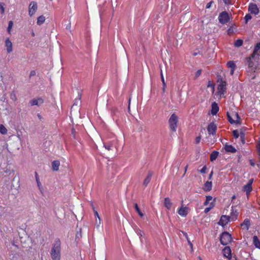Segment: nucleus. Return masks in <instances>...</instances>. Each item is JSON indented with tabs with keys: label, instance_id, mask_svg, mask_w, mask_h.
Wrapping results in <instances>:
<instances>
[{
	"label": "nucleus",
	"instance_id": "f257e3e1",
	"mask_svg": "<svg viewBox=\"0 0 260 260\" xmlns=\"http://www.w3.org/2000/svg\"><path fill=\"white\" fill-rule=\"evenodd\" d=\"M52 260H60L61 256V241L59 239L54 241L50 251Z\"/></svg>",
	"mask_w": 260,
	"mask_h": 260
},
{
	"label": "nucleus",
	"instance_id": "f03ea898",
	"mask_svg": "<svg viewBox=\"0 0 260 260\" xmlns=\"http://www.w3.org/2000/svg\"><path fill=\"white\" fill-rule=\"evenodd\" d=\"M179 122L178 116L175 113H173L169 119V127L173 132H176Z\"/></svg>",
	"mask_w": 260,
	"mask_h": 260
},
{
	"label": "nucleus",
	"instance_id": "7ed1b4c3",
	"mask_svg": "<svg viewBox=\"0 0 260 260\" xmlns=\"http://www.w3.org/2000/svg\"><path fill=\"white\" fill-rule=\"evenodd\" d=\"M226 82L224 81L221 80L218 82L217 86V91L216 93L217 97L220 98L223 96L226 91Z\"/></svg>",
	"mask_w": 260,
	"mask_h": 260
},
{
	"label": "nucleus",
	"instance_id": "20e7f679",
	"mask_svg": "<svg viewBox=\"0 0 260 260\" xmlns=\"http://www.w3.org/2000/svg\"><path fill=\"white\" fill-rule=\"evenodd\" d=\"M220 241L221 244L226 245L232 241L231 235L228 232H223L220 236Z\"/></svg>",
	"mask_w": 260,
	"mask_h": 260
},
{
	"label": "nucleus",
	"instance_id": "39448f33",
	"mask_svg": "<svg viewBox=\"0 0 260 260\" xmlns=\"http://www.w3.org/2000/svg\"><path fill=\"white\" fill-rule=\"evenodd\" d=\"M228 119L230 122L232 124L234 123H240V117L236 112H232L231 114L229 113H227Z\"/></svg>",
	"mask_w": 260,
	"mask_h": 260
},
{
	"label": "nucleus",
	"instance_id": "423d86ee",
	"mask_svg": "<svg viewBox=\"0 0 260 260\" xmlns=\"http://www.w3.org/2000/svg\"><path fill=\"white\" fill-rule=\"evenodd\" d=\"M38 10L37 3L35 1L30 3L28 6V15L30 17L32 16Z\"/></svg>",
	"mask_w": 260,
	"mask_h": 260
},
{
	"label": "nucleus",
	"instance_id": "0eeeda50",
	"mask_svg": "<svg viewBox=\"0 0 260 260\" xmlns=\"http://www.w3.org/2000/svg\"><path fill=\"white\" fill-rule=\"evenodd\" d=\"M229 19V15L228 13L225 11L221 12L218 16L219 21L222 24H225L228 22Z\"/></svg>",
	"mask_w": 260,
	"mask_h": 260
},
{
	"label": "nucleus",
	"instance_id": "6e6552de",
	"mask_svg": "<svg viewBox=\"0 0 260 260\" xmlns=\"http://www.w3.org/2000/svg\"><path fill=\"white\" fill-rule=\"evenodd\" d=\"M253 182V179H250L247 184L243 187V190L246 192V194H248L252 190V184Z\"/></svg>",
	"mask_w": 260,
	"mask_h": 260
},
{
	"label": "nucleus",
	"instance_id": "1a4fd4ad",
	"mask_svg": "<svg viewBox=\"0 0 260 260\" xmlns=\"http://www.w3.org/2000/svg\"><path fill=\"white\" fill-rule=\"evenodd\" d=\"M217 126L214 123H210L207 127V131L209 135H215L216 132Z\"/></svg>",
	"mask_w": 260,
	"mask_h": 260
},
{
	"label": "nucleus",
	"instance_id": "9d476101",
	"mask_svg": "<svg viewBox=\"0 0 260 260\" xmlns=\"http://www.w3.org/2000/svg\"><path fill=\"white\" fill-rule=\"evenodd\" d=\"M29 103L31 106L36 105L39 106L44 103V100L41 98L34 99L30 101Z\"/></svg>",
	"mask_w": 260,
	"mask_h": 260
},
{
	"label": "nucleus",
	"instance_id": "9b49d317",
	"mask_svg": "<svg viewBox=\"0 0 260 260\" xmlns=\"http://www.w3.org/2000/svg\"><path fill=\"white\" fill-rule=\"evenodd\" d=\"M248 10L251 14L256 15L259 12V10L256 4H250L248 7Z\"/></svg>",
	"mask_w": 260,
	"mask_h": 260
},
{
	"label": "nucleus",
	"instance_id": "f8f14e48",
	"mask_svg": "<svg viewBox=\"0 0 260 260\" xmlns=\"http://www.w3.org/2000/svg\"><path fill=\"white\" fill-rule=\"evenodd\" d=\"M231 220L230 219L229 216L227 215H222L219 221L218 222V224L220 225L224 226L226 225Z\"/></svg>",
	"mask_w": 260,
	"mask_h": 260
},
{
	"label": "nucleus",
	"instance_id": "ddd939ff",
	"mask_svg": "<svg viewBox=\"0 0 260 260\" xmlns=\"http://www.w3.org/2000/svg\"><path fill=\"white\" fill-rule=\"evenodd\" d=\"M188 208L186 207H181L178 211L179 215L182 217H185L188 214Z\"/></svg>",
	"mask_w": 260,
	"mask_h": 260
},
{
	"label": "nucleus",
	"instance_id": "4468645a",
	"mask_svg": "<svg viewBox=\"0 0 260 260\" xmlns=\"http://www.w3.org/2000/svg\"><path fill=\"white\" fill-rule=\"evenodd\" d=\"M223 255L224 257L230 259L231 258V250L229 246L225 247L222 250Z\"/></svg>",
	"mask_w": 260,
	"mask_h": 260
},
{
	"label": "nucleus",
	"instance_id": "2eb2a0df",
	"mask_svg": "<svg viewBox=\"0 0 260 260\" xmlns=\"http://www.w3.org/2000/svg\"><path fill=\"white\" fill-rule=\"evenodd\" d=\"M250 224V220L246 218L241 224V226L243 230L247 231L249 229Z\"/></svg>",
	"mask_w": 260,
	"mask_h": 260
},
{
	"label": "nucleus",
	"instance_id": "dca6fc26",
	"mask_svg": "<svg viewBox=\"0 0 260 260\" xmlns=\"http://www.w3.org/2000/svg\"><path fill=\"white\" fill-rule=\"evenodd\" d=\"M5 46L7 47L8 53H9L12 51V43L9 38H7L5 41Z\"/></svg>",
	"mask_w": 260,
	"mask_h": 260
},
{
	"label": "nucleus",
	"instance_id": "f3484780",
	"mask_svg": "<svg viewBox=\"0 0 260 260\" xmlns=\"http://www.w3.org/2000/svg\"><path fill=\"white\" fill-rule=\"evenodd\" d=\"M238 214L239 213L237 210H234L233 209H232L231 210V215L229 216L231 221L236 220L237 218Z\"/></svg>",
	"mask_w": 260,
	"mask_h": 260
},
{
	"label": "nucleus",
	"instance_id": "a211bd4d",
	"mask_svg": "<svg viewBox=\"0 0 260 260\" xmlns=\"http://www.w3.org/2000/svg\"><path fill=\"white\" fill-rule=\"evenodd\" d=\"M227 66L231 69L230 74L231 75H233L234 71L236 68V64L233 61H230L227 63Z\"/></svg>",
	"mask_w": 260,
	"mask_h": 260
},
{
	"label": "nucleus",
	"instance_id": "6ab92c4d",
	"mask_svg": "<svg viewBox=\"0 0 260 260\" xmlns=\"http://www.w3.org/2000/svg\"><path fill=\"white\" fill-rule=\"evenodd\" d=\"M219 111V108L217 104L214 102L212 104L211 114L213 115H216Z\"/></svg>",
	"mask_w": 260,
	"mask_h": 260
},
{
	"label": "nucleus",
	"instance_id": "aec40b11",
	"mask_svg": "<svg viewBox=\"0 0 260 260\" xmlns=\"http://www.w3.org/2000/svg\"><path fill=\"white\" fill-rule=\"evenodd\" d=\"M164 205L168 210H170L172 206V203L169 198H166L164 200Z\"/></svg>",
	"mask_w": 260,
	"mask_h": 260
},
{
	"label": "nucleus",
	"instance_id": "412c9836",
	"mask_svg": "<svg viewBox=\"0 0 260 260\" xmlns=\"http://www.w3.org/2000/svg\"><path fill=\"white\" fill-rule=\"evenodd\" d=\"M60 166V162L59 160H54L52 162V169L54 171H57Z\"/></svg>",
	"mask_w": 260,
	"mask_h": 260
},
{
	"label": "nucleus",
	"instance_id": "4be33fe9",
	"mask_svg": "<svg viewBox=\"0 0 260 260\" xmlns=\"http://www.w3.org/2000/svg\"><path fill=\"white\" fill-rule=\"evenodd\" d=\"M212 186V183L211 181H207L205 182L204 187L203 189L205 191H208L211 190Z\"/></svg>",
	"mask_w": 260,
	"mask_h": 260
},
{
	"label": "nucleus",
	"instance_id": "5701e85b",
	"mask_svg": "<svg viewBox=\"0 0 260 260\" xmlns=\"http://www.w3.org/2000/svg\"><path fill=\"white\" fill-rule=\"evenodd\" d=\"M256 55L260 56V42L258 43H257L255 47L252 56V57H254Z\"/></svg>",
	"mask_w": 260,
	"mask_h": 260
},
{
	"label": "nucleus",
	"instance_id": "b1692460",
	"mask_svg": "<svg viewBox=\"0 0 260 260\" xmlns=\"http://www.w3.org/2000/svg\"><path fill=\"white\" fill-rule=\"evenodd\" d=\"M152 175V174L151 172H149L148 174L147 177L145 178V179H144V180L143 181V185L144 186H146L148 184V183L150 182V181L151 180Z\"/></svg>",
	"mask_w": 260,
	"mask_h": 260
},
{
	"label": "nucleus",
	"instance_id": "393cba45",
	"mask_svg": "<svg viewBox=\"0 0 260 260\" xmlns=\"http://www.w3.org/2000/svg\"><path fill=\"white\" fill-rule=\"evenodd\" d=\"M225 150L226 152L235 153L236 152V149L233 146L230 145H226L225 146Z\"/></svg>",
	"mask_w": 260,
	"mask_h": 260
},
{
	"label": "nucleus",
	"instance_id": "a878e982",
	"mask_svg": "<svg viewBox=\"0 0 260 260\" xmlns=\"http://www.w3.org/2000/svg\"><path fill=\"white\" fill-rule=\"evenodd\" d=\"M253 243L255 247L260 249V241L256 236L253 237Z\"/></svg>",
	"mask_w": 260,
	"mask_h": 260
},
{
	"label": "nucleus",
	"instance_id": "bb28decb",
	"mask_svg": "<svg viewBox=\"0 0 260 260\" xmlns=\"http://www.w3.org/2000/svg\"><path fill=\"white\" fill-rule=\"evenodd\" d=\"M45 17L43 15L40 16L37 18V23L38 25H41L45 22Z\"/></svg>",
	"mask_w": 260,
	"mask_h": 260
},
{
	"label": "nucleus",
	"instance_id": "cd10ccee",
	"mask_svg": "<svg viewBox=\"0 0 260 260\" xmlns=\"http://www.w3.org/2000/svg\"><path fill=\"white\" fill-rule=\"evenodd\" d=\"M218 154L219 152L218 151H214L213 152H212L211 154H210L211 161H213L215 160L217 158Z\"/></svg>",
	"mask_w": 260,
	"mask_h": 260
},
{
	"label": "nucleus",
	"instance_id": "c85d7f7f",
	"mask_svg": "<svg viewBox=\"0 0 260 260\" xmlns=\"http://www.w3.org/2000/svg\"><path fill=\"white\" fill-rule=\"evenodd\" d=\"M211 203H213V202H212V197L210 196H207L206 200L204 203V205L205 206L210 205Z\"/></svg>",
	"mask_w": 260,
	"mask_h": 260
},
{
	"label": "nucleus",
	"instance_id": "c756f323",
	"mask_svg": "<svg viewBox=\"0 0 260 260\" xmlns=\"http://www.w3.org/2000/svg\"><path fill=\"white\" fill-rule=\"evenodd\" d=\"M7 129L5 127V126L1 124H0V133L2 135H6L7 133Z\"/></svg>",
	"mask_w": 260,
	"mask_h": 260
},
{
	"label": "nucleus",
	"instance_id": "7c9ffc66",
	"mask_svg": "<svg viewBox=\"0 0 260 260\" xmlns=\"http://www.w3.org/2000/svg\"><path fill=\"white\" fill-rule=\"evenodd\" d=\"M134 206H135V210H136V211L137 212V213H138L139 216L140 217H142L143 216V214L140 211L138 204L137 203L135 204Z\"/></svg>",
	"mask_w": 260,
	"mask_h": 260
},
{
	"label": "nucleus",
	"instance_id": "2f4dec72",
	"mask_svg": "<svg viewBox=\"0 0 260 260\" xmlns=\"http://www.w3.org/2000/svg\"><path fill=\"white\" fill-rule=\"evenodd\" d=\"M243 42L242 40L238 39L235 42L234 45L236 47H239L242 45Z\"/></svg>",
	"mask_w": 260,
	"mask_h": 260
},
{
	"label": "nucleus",
	"instance_id": "473e14b6",
	"mask_svg": "<svg viewBox=\"0 0 260 260\" xmlns=\"http://www.w3.org/2000/svg\"><path fill=\"white\" fill-rule=\"evenodd\" d=\"M10 98L12 100H13V101L15 102L17 101V96H16V95L14 91H12L11 93H10Z\"/></svg>",
	"mask_w": 260,
	"mask_h": 260
},
{
	"label": "nucleus",
	"instance_id": "72a5a7b5",
	"mask_svg": "<svg viewBox=\"0 0 260 260\" xmlns=\"http://www.w3.org/2000/svg\"><path fill=\"white\" fill-rule=\"evenodd\" d=\"M135 232L137 234V235L140 237V238L143 236V232L141 230H140L139 229H138V228L136 229Z\"/></svg>",
	"mask_w": 260,
	"mask_h": 260
},
{
	"label": "nucleus",
	"instance_id": "f704fd0d",
	"mask_svg": "<svg viewBox=\"0 0 260 260\" xmlns=\"http://www.w3.org/2000/svg\"><path fill=\"white\" fill-rule=\"evenodd\" d=\"M214 203H211V204L209 205V207L205 208L204 210L205 213H207L208 212H209V211L214 207Z\"/></svg>",
	"mask_w": 260,
	"mask_h": 260
},
{
	"label": "nucleus",
	"instance_id": "c9c22d12",
	"mask_svg": "<svg viewBox=\"0 0 260 260\" xmlns=\"http://www.w3.org/2000/svg\"><path fill=\"white\" fill-rule=\"evenodd\" d=\"M13 22L12 21H10L9 22V24H8V28H7V30H8V32L9 33H10V31H11V30L12 29V27L13 26Z\"/></svg>",
	"mask_w": 260,
	"mask_h": 260
},
{
	"label": "nucleus",
	"instance_id": "e433bc0d",
	"mask_svg": "<svg viewBox=\"0 0 260 260\" xmlns=\"http://www.w3.org/2000/svg\"><path fill=\"white\" fill-rule=\"evenodd\" d=\"M104 147L108 150H112L113 146L110 144H104Z\"/></svg>",
	"mask_w": 260,
	"mask_h": 260
},
{
	"label": "nucleus",
	"instance_id": "4c0bfd02",
	"mask_svg": "<svg viewBox=\"0 0 260 260\" xmlns=\"http://www.w3.org/2000/svg\"><path fill=\"white\" fill-rule=\"evenodd\" d=\"M160 76H161V81H162V83L163 86H164V88H165V87H166V82L165 81V79H164V76H163V74H162V72L161 70L160 71Z\"/></svg>",
	"mask_w": 260,
	"mask_h": 260
},
{
	"label": "nucleus",
	"instance_id": "58836bf2",
	"mask_svg": "<svg viewBox=\"0 0 260 260\" xmlns=\"http://www.w3.org/2000/svg\"><path fill=\"white\" fill-rule=\"evenodd\" d=\"M0 11L2 14L5 13L4 4L3 3H0Z\"/></svg>",
	"mask_w": 260,
	"mask_h": 260
},
{
	"label": "nucleus",
	"instance_id": "ea45409f",
	"mask_svg": "<svg viewBox=\"0 0 260 260\" xmlns=\"http://www.w3.org/2000/svg\"><path fill=\"white\" fill-rule=\"evenodd\" d=\"M233 136L235 138H238L239 137V132L238 130H234L233 132Z\"/></svg>",
	"mask_w": 260,
	"mask_h": 260
},
{
	"label": "nucleus",
	"instance_id": "a19ab883",
	"mask_svg": "<svg viewBox=\"0 0 260 260\" xmlns=\"http://www.w3.org/2000/svg\"><path fill=\"white\" fill-rule=\"evenodd\" d=\"M35 176H36V181H37L38 185V186H40L41 185V184L39 180L38 175L37 172H35Z\"/></svg>",
	"mask_w": 260,
	"mask_h": 260
},
{
	"label": "nucleus",
	"instance_id": "79ce46f5",
	"mask_svg": "<svg viewBox=\"0 0 260 260\" xmlns=\"http://www.w3.org/2000/svg\"><path fill=\"white\" fill-rule=\"evenodd\" d=\"M13 170H10L8 169H6L5 171H4V172L7 174L8 175H10L12 173H13Z\"/></svg>",
	"mask_w": 260,
	"mask_h": 260
},
{
	"label": "nucleus",
	"instance_id": "37998d69",
	"mask_svg": "<svg viewBox=\"0 0 260 260\" xmlns=\"http://www.w3.org/2000/svg\"><path fill=\"white\" fill-rule=\"evenodd\" d=\"M251 19V16L249 14H247L245 16V21L247 23L249 20Z\"/></svg>",
	"mask_w": 260,
	"mask_h": 260
},
{
	"label": "nucleus",
	"instance_id": "c03bdc74",
	"mask_svg": "<svg viewBox=\"0 0 260 260\" xmlns=\"http://www.w3.org/2000/svg\"><path fill=\"white\" fill-rule=\"evenodd\" d=\"M91 206L92 207V209L93 210L95 217H98V211L95 209V208L93 206L92 203H91Z\"/></svg>",
	"mask_w": 260,
	"mask_h": 260
},
{
	"label": "nucleus",
	"instance_id": "a18cd8bd",
	"mask_svg": "<svg viewBox=\"0 0 260 260\" xmlns=\"http://www.w3.org/2000/svg\"><path fill=\"white\" fill-rule=\"evenodd\" d=\"M207 168L206 166H204L203 168L200 170V172L202 174H204L206 173Z\"/></svg>",
	"mask_w": 260,
	"mask_h": 260
},
{
	"label": "nucleus",
	"instance_id": "49530a36",
	"mask_svg": "<svg viewBox=\"0 0 260 260\" xmlns=\"http://www.w3.org/2000/svg\"><path fill=\"white\" fill-rule=\"evenodd\" d=\"M258 155H260V143H258L256 146Z\"/></svg>",
	"mask_w": 260,
	"mask_h": 260
},
{
	"label": "nucleus",
	"instance_id": "de8ad7c7",
	"mask_svg": "<svg viewBox=\"0 0 260 260\" xmlns=\"http://www.w3.org/2000/svg\"><path fill=\"white\" fill-rule=\"evenodd\" d=\"M213 1H210L209 3H208L206 5V8L209 9L211 8L212 4H213Z\"/></svg>",
	"mask_w": 260,
	"mask_h": 260
},
{
	"label": "nucleus",
	"instance_id": "09e8293b",
	"mask_svg": "<svg viewBox=\"0 0 260 260\" xmlns=\"http://www.w3.org/2000/svg\"><path fill=\"white\" fill-rule=\"evenodd\" d=\"M201 72H202V71H201V70H198V71L196 72V77H199V76L201 75Z\"/></svg>",
	"mask_w": 260,
	"mask_h": 260
},
{
	"label": "nucleus",
	"instance_id": "8fccbe9b",
	"mask_svg": "<svg viewBox=\"0 0 260 260\" xmlns=\"http://www.w3.org/2000/svg\"><path fill=\"white\" fill-rule=\"evenodd\" d=\"M201 141V137H197L196 139V143H199Z\"/></svg>",
	"mask_w": 260,
	"mask_h": 260
},
{
	"label": "nucleus",
	"instance_id": "3c124183",
	"mask_svg": "<svg viewBox=\"0 0 260 260\" xmlns=\"http://www.w3.org/2000/svg\"><path fill=\"white\" fill-rule=\"evenodd\" d=\"M249 161H250V165H251V166H252V167H254V165H255V163H254V162L253 161V160L250 159V160H249Z\"/></svg>",
	"mask_w": 260,
	"mask_h": 260
},
{
	"label": "nucleus",
	"instance_id": "603ef678",
	"mask_svg": "<svg viewBox=\"0 0 260 260\" xmlns=\"http://www.w3.org/2000/svg\"><path fill=\"white\" fill-rule=\"evenodd\" d=\"M35 74H36L35 71H31L30 72V76H34Z\"/></svg>",
	"mask_w": 260,
	"mask_h": 260
},
{
	"label": "nucleus",
	"instance_id": "864d4df0",
	"mask_svg": "<svg viewBox=\"0 0 260 260\" xmlns=\"http://www.w3.org/2000/svg\"><path fill=\"white\" fill-rule=\"evenodd\" d=\"M187 168H188V165H186L184 168V174L186 172Z\"/></svg>",
	"mask_w": 260,
	"mask_h": 260
},
{
	"label": "nucleus",
	"instance_id": "5fc2aeb1",
	"mask_svg": "<svg viewBox=\"0 0 260 260\" xmlns=\"http://www.w3.org/2000/svg\"><path fill=\"white\" fill-rule=\"evenodd\" d=\"M212 175H213V172H211V173L209 175V179H211V177L212 176Z\"/></svg>",
	"mask_w": 260,
	"mask_h": 260
},
{
	"label": "nucleus",
	"instance_id": "6e6d98bb",
	"mask_svg": "<svg viewBox=\"0 0 260 260\" xmlns=\"http://www.w3.org/2000/svg\"><path fill=\"white\" fill-rule=\"evenodd\" d=\"M225 4H228L229 3V0H223Z\"/></svg>",
	"mask_w": 260,
	"mask_h": 260
},
{
	"label": "nucleus",
	"instance_id": "4d7b16f0",
	"mask_svg": "<svg viewBox=\"0 0 260 260\" xmlns=\"http://www.w3.org/2000/svg\"><path fill=\"white\" fill-rule=\"evenodd\" d=\"M188 243L190 245V246H191V247L192 248V244H191V243L189 241H188Z\"/></svg>",
	"mask_w": 260,
	"mask_h": 260
},
{
	"label": "nucleus",
	"instance_id": "13d9d810",
	"mask_svg": "<svg viewBox=\"0 0 260 260\" xmlns=\"http://www.w3.org/2000/svg\"><path fill=\"white\" fill-rule=\"evenodd\" d=\"M38 117H39V119H41V115H40V114H38Z\"/></svg>",
	"mask_w": 260,
	"mask_h": 260
},
{
	"label": "nucleus",
	"instance_id": "bf43d9fd",
	"mask_svg": "<svg viewBox=\"0 0 260 260\" xmlns=\"http://www.w3.org/2000/svg\"><path fill=\"white\" fill-rule=\"evenodd\" d=\"M232 200H234L235 199H236V196H233L232 198Z\"/></svg>",
	"mask_w": 260,
	"mask_h": 260
},
{
	"label": "nucleus",
	"instance_id": "052dcab7",
	"mask_svg": "<svg viewBox=\"0 0 260 260\" xmlns=\"http://www.w3.org/2000/svg\"><path fill=\"white\" fill-rule=\"evenodd\" d=\"M78 97L79 98V99H80V98H81V94H80L79 93V94H78Z\"/></svg>",
	"mask_w": 260,
	"mask_h": 260
},
{
	"label": "nucleus",
	"instance_id": "680f3d73",
	"mask_svg": "<svg viewBox=\"0 0 260 260\" xmlns=\"http://www.w3.org/2000/svg\"><path fill=\"white\" fill-rule=\"evenodd\" d=\"M165 88H166V87H165V88H164V86H163V89H162V90H163V91H165Z\"/></svg>",
	"mask_w": 260,
	"mask_h": 260
},
{
	"label": "nucleus",
	"instance_id": "e2e57ef3",
	"mask_svg": "<svg viewBox=\"0 0 260 260\" xmlns=\"http://www.w3.org/2000/svg\"><path fill=\"white\" fill-rule=\"evenodd\" d=\"M199 258L200 259V260H202L201 257H199Z\"/></svg>",
	"mask_w": 260,
	"mask_h": 260
},
{
	"label": "nucleus",
	"instance_id": "0e129e2a",
	"mask_svg": "<svg viewBox=\"0 0 260 260\" xmlns=\"http://www.w3.org/2000/svg\"><path fill=\"white\" fill-rule=\"evenodd\" d=\"M259 156V161H260V155H258Z\"/></svg>",
	"mask_w": 260,
	"mask_h": 260
},
{
	"label": "nucleus",
	"instance_id": "69168bd1",
	"mask_svg": "<svg viewBox=\"0 0 260 260\" xmlns=\"http://www.w3.org/2000/svg\"><path fill=\"white\" fill-rule=\"evenodd\" d=\"M74 105H77V104H76L75 103H74Z\"/></svg>",
	"mask_w": 260,
	"mask_h": 260
}]
</instances>
